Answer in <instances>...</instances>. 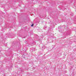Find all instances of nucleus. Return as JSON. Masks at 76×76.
<instances>
[{
	"instance_id": "4",
	"label": "nucleus",
	"mask_w": 76,
	"mask_h": 76,
	"mask_svg": "<svg viewBox=\"0 0 76 76\" xmlns=\"http://www.w3.org/2000/svg\"><path fill=\"white\" fill-rule=\"evenodd\" d=\"M65 26H66L65 25L63 26L62 27V29H64L65 28Z\"/></svg>"
},
{
	"instance_id": "17",
	"label": "nucleus",
	"mask_w": 76,
	"mask_h": 76,
	"mask_svg": "<svg viewBox=\"0 0 76 76\" xmlns=\"http://www.w3.org/2000/svg\"><path fill=\"white\" fill-rule=\"evenodd\" d=\"M40 39V40H41V39Z\"/></svg>"
},
{
	"instance_id": "19",
	"label": "nucleus",
	"mask_w": 76,
	"mask_h": 76,
	"mask_svg": "<svg viewBox=\"0 0 76 76\" xmlns=\"http://www.w3.org/2000/svg\"><path fill=\"white\" fill-rule=\"evenodd\" d=\"M25 51H26V50H25Z\"/></svg>"
},
{
	"instance_id": "10",
	"label": "nucleus",
	"mask_w": 76,
	"mask_h": 76,
	"mask_svg": "<svg viewBox=\"0 0 76 76\" xmlns=\"http://www.w3.org/2000/svg\"><path fill=\"white\" fill-rule=\"evenodd\" d=\"M62 38L63 39H64V37H62Z\"/></svg>"
},
{
	"instance_id": "7",
	"label": "nucleus",
	"mask_w": 76,
	"mask_h": 76,
	"mask_svg": "<svg viewBox=\"0 0 76 76\" xmlns=\"http://www.w3.org/2000/svg\"><path fill=\"white\" fill-rule=\"evenodd\" d=\"M31 27L34 26V24H32L31 25Z\"/></svg>"
},
{
	"instance_id": "1",
	"label": "nucleus",
	"mask_w": 76,
	"mask_h": 76,
	"mask_svg": "<svg viewBox=\"0 0 76 76\" xmlns=\"http://www.w3.org/2000/svg\"><path fill=\"white\" fill-rule=\"evenodd\" d=\"M35 48H32L30 49V51L31 52V53H32L34 51H35Z\"/></svg>"
},
{
	"instance_id": "8",
	"label": "nucleus",
	"mask_w": 76,
	"mask_h": 76,
	"mask_svg": "<svg viewBox=\"0 0 76 76\" xmlns=\"http://www.w3.org/2000/svg\"><path fill=\"white\" fill-rule=\"evenodd\" d=\"M25 43H26L27 44V41H24Z\"/></svg>"
},
{
	"instance_id": "9",
	"label": "nucleus",
	"mask_w": 76,
	"mask_h": 76,
	"mask_svg": "<svg viewBox=\"0 0 76 76\" xmlns=\"http://www.w3.org/2000/svg\"><path fill=\"white\" fill-rule=\"evenodd\" d=\"M71 16H73V14L72 13L71 14Z\"/></svg>"
},
{
	"instance_id": "14",
	"label": "nucleus",
	"mask_w": 76,
	"mask_h": 76,
	"mask_svg": "<svg viewBox=\"0 0 76 76\" xmlns=\"http://www.w3.org/2000/svg\"><path fill=\"white\" fill-rule=\"evenodd\" d=\"M39 55H41V54H39Z\"/></svg>"
},
{
	"instance_id": "18",
	"label": "nucleus",
	"mask_w": 76,
	"mask_h": 76,
	"mask_svg": "<svg viewBox=\"0 0 76 76\" xmlns=\"http://www.w3.org/2000/svg\"><path fill=\"white\" fill-rule=\"evenodd\" d=\"M42 48H43V47H42Z\"/></svg>"
},
{
	"instance_id": "2",
	"label": "nucleus",
	"mask_w": 76,
	"mask_h": 76,
	"mask_svg": "<svg viewBox=\"0 0 76 76\" xmlns=\"http://www.w3.org/2000/svg\"><path fill=\"white\" fill-rule=\"evenodd\" d=\"M42 38H43L44 37V36H45V34H42Z\"/></svg>"
},
{
	"instance_id": "16",
	"label": "nucleus",
	"mask_w": 76,
	"mask_h": 76,
	"mask_svg": "<svg viewBox=\"0 0 76 76\" xmlns=\"http://www.w3.org/2000/svg\"><path fill=\"white\" fill-rule=\"evenodd\" d=\"M22 38H23V37H22Z\"/></svg>"
},
{
	"instance_id": "15",
	"label": "nucleus",
	"mask_w": 76,
	"mask_h": 76,
	"mask_svg": "<svg viewBox=\"0 0 76 76\" xmlns=\"http://www.w3.org/2000/svg\"><path fill=\"white\" fill-rule=\"evenodd\" d=\"M24 38H25V37H24Z\"/></svg>"
},
{
	"instance_id": "6",
	"label": "nucleus",
	"mask_w": 76,
	"mask_h": 76,
	"mask_svg": "<svg viewBox=\"0 0 76 76\" xmlns=\"http://www.w3.org/2000/svg\"><path fill=\"white\" fill-rule=\"evenodd\" d=\"M8 28H12V27L10 26H8Z\"/></svg>"
},
{
	"instance_id": "3",
	"label": "nucleus",
	"mask_w": 76,
	"mask_h": 76,
	"mask_svg": "<svg viewBox=\"0 0 76 76\" xmlns=\"http://www.w3.org/2000/svg\"><path fill=\"white\" fill-rule=\"evenodd\" d=\"M47 26H44V29L45 30H46L47 29Z\"/></svg>"
},
{
	"instance_id": "5",
	"label": "nucleus",
	"mask_w": 76,
	"mask_h": 76,
	"mask_svg": "<svg viewBox=\"0 0 76 76\" xmlns=\"http://www.w3.org/2000/svg\"><path fill=\"white\" fill-rule=\"evenodd\" d=\"M73 70V67H71L70 68V69H69V71H71V70Z\"/></svg>"
},
{
	"instance_id": "13",
	"label": "nucleus",
	"mask_w": 76,
	"mask_h": 76,
	"mask_svg": "<svg viewBox=\"0 0 76 76\" xmlns=\"http://www.w3.org/2000/svg\"><path fill=\"white\" fill-rule=\"evenodd\" d=\"M43 47H45V45H44L43 46Z\"/></svg>"
},
{
	"instance_id": "12",
	"label": "nucleus",
	"mask_w": 76,
	"mask_h": 76,
	"mask_svg": "<svg viewBox=\"0 0 76 76\" xmlns=\"http://www.w3.org/2000/svg\"><path fill=\"white\" fill-rule=\"evenodd\" d=\"M75 32H76V29H75Z\"/></svg>"
},
{
	"instance_id": "11",
	"label": "nucleus",
	"mask_w": 76,
	"mask_h": 76,
	"mask_svg": "<svg viewBox=\"0 0 76 76\" xmlns=\"http://www.w3.org/2000/svg\"><path fill=\"white\" fill-rule=\"evenodd\" d=\"M59 32H61V30H60V31H59Z\"/></svg>"
}]
</instances>
